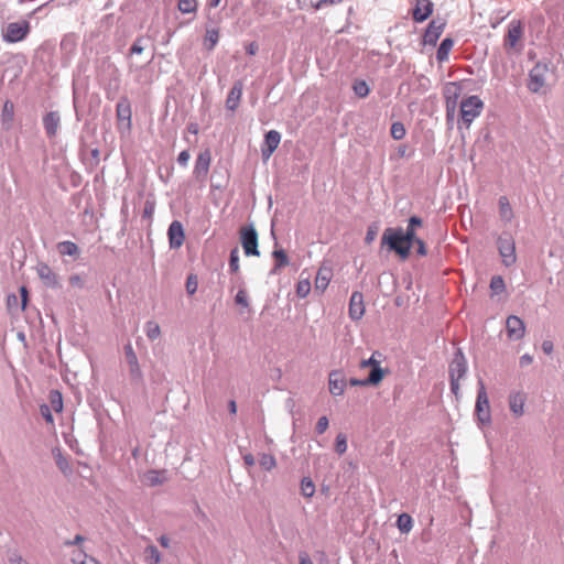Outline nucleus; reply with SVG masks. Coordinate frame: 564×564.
<instances>
[{
	"label": "nucleus",
	"instance_id": "7c9ffc66",
	"mask_svg": "<svg viewBox=\"0 0 564 564\" xmlns=\"http://www.w3.org/2000/svg\"><path fill=\"white\" fill-rule=\"evenodd\" d=\"M57 249L62 256L76 257L79 252L77 245L73 241H62L57 245Z\"/></svg>",
	"mask_w": 564,
	"mask_h": 564
},
{
	"label": "nucleus",
	"instance_id": "09e8293b",
	"mask_svg": "<svg viewBox=\"0 0 564 564\" xmlns=\"http://www.w3.org/2000/svg\"><path fill=\"white\" fill-rule=\"evenodd\" d=\"M377 352H373L369 359H365L360 361V368L371 367L372 369H381L379 360L376 359Z\"/></svg>",
	"mask_w": 564,
	"mask_h": 564
},
{
	"label": "nucleus",
	"instance_id": "c03bdc74",
	"mask_svg": "<svg viewBox=\"0 0 564 564\" xmlns=\"http://www.w3.org/2000/svg\"><path fill=\"white\" fill-rule=\"evenodd\" d=\"M347 437L344 434H338L336 436L335 449L339 455H343L347 451Z\"/></svg>",
	"mask_w": 564,
	"mask_h": 564
},
{
	"label": "nucleus",
	"instance_id": "c9c22d12",
	"mask_svg": "<svg viewBox=\"0 0 564 564\" xmlns=\"http://www.w3.org/2000/svg\"><path fill=\"white\" fill-rule=\"evenodd\" d=\"M145 333L149 339L155 340L161 335L160 325L153 321H150L145 324Z\"/></svg>",
	"mask_w": 564,
	"mask_h": 564
},
{
	"label": "nucleus",
	"instance_id": "b1692460",
	"mask_svg": "<svg viewBox=\"0 0 564 564\" xmlns=\"http://www.w3.org/2000/svg\"><path fill=\"white\" fill-rule=\"evenodd\" d=\"M61 117L58 112L51 111L43 118L45 131L50 138L55 137L59 127Z\"/></svg>",
	"mask_w": 564,
	"mask_h": 564
},
{
	"label": "nucleus",
	"instance_id": "0eeeda50",
	"mask_svg": "<svg viewBox=\"0 0 564 564\" xmlns=\"http://www.w3.org/2000/svg\"><path fill=\"white\" fill-rule=\"evenodd\" d=\"M116 115H117V119H118V128L120 130L123 129L124 131H130L131 124H132L131 123L132 111H131L130 102L127 98H122L117 104Z\"/></svg>",
	"mask_w": 564,
	"mask_h": 564
},
{
	"label": "nucleus",
	"instance_id": "9d476101",
	"mask_svg": "<svg viewBox=\"0 0 564 564\" xmlns=\"http://www.w3.org/2000/svg\"><path fill=\"white\" fill-rule=\"evenodd\" d=\"M35 270L39 278L46 286L52 289H56L59 286L58 275L53 271V269L48 264L41 262L36 265Z\"/></svg>",
	"mask_w": 564,
	"mask_h": 564
},
{
	"label": "nucleus",
	"instance_id": "f8f14e48",
	"mask_svg": "<svg viewBox=\"0 0 564 564\" xmlns=\"http://www.w3.org/2000/svg\"><path fill=\"white\" fill-rule=\"evenodd\" d=\"M523 36V26L521 21L513 20L508 26V32L505 37L506 48H514Z\"/></svg>",
	"mask_w": 564,
	"mask_h": 564
},
{
	"label": "nucleus",
	"instance_id": "ea45409f",
	"mask_svg": "<svg viewBox=\"0 0 564 564\" xmlns=\"http://www.w3.org/2000/svg\"><path fill=\"white\" fill-rule=\"evenodd\" d=\"M50 402H51V405L54 409V411L61 412L63 410V399H62V394L58 391H56V390L51 391Z\"/></svg>",
	"mask_w": 564,
	"mask_h": 564
},
{
	"label": "nucleus",
	"instance_id": "5fc2aeb1",
	"mask_svg": "<svg viewBox=\"0 0 564 564\" xmlns=\"http://www.w3.org/2000/svg\"><path fill=\"white\" fill-rule=\"evenodd\" d=\"M40 411H41L42 416L45 419V421L47 423L53 424L54 419H53V415L51 413L50 406L46 405V404H43V405H41Z\"/></svg>",
	"mask_w": 564,
	"mask_h": 564
},
{
	"label": "nucleus",
	"instance_id": "f257e3e1",
	"mask_svg": "<svg viewBox=\"0 0 564 564\" xmlns=\"http://www.w3.org/2000/svg\"><path fill=\"white\" fill-rule=\"evenodd\" d=\"M383 245L395 251L402 259H406L411 251V242L403 236L402 229L388 228L381 239Z\"/></svg>",
	"mask_w": 564,
	"mask_h": 564
},
{
	"label": "nucleus",
	"instance_id": "cd10ccee",
	"mask_svg": "<svg viewBox=\"0 0 564 564\" xmlns=\"http://www.w3.org/2000/svg\"><path fill=\"white\" fill-rule=\"evenodd\" d=\"M165 480L164 474L158 470H149L143 475V481L148 486H158Z\"/></svg>",
	"mask_w": 564,
	"mask_h": 564
},
{
	"label": "nucleus",
	"instance_id": "7ed1b4c3",
	"mask_svg": "<svg viewBox=\"0 0 564 564\" xmlns=\"http://www.w3.org/2000/svg\"><path fill=\"white\" fill-rule=\"evenodd\" d=\"M475 413L480 424H488L491 421L489 399L482 380L478 381L477 400Z\"/></svg>",
	"mask_w": 564,
	"mask_h": 564
},
{
	"label": "nucleus",
	"instance_id": "2eb2a0df",
	"mask_svg": "<svg viewBox=\"0 0 564 564\" xmlns=\"http://www.w3.org/2000/svg\"><path fill=\"white\" fill-rule=\"evenodd\" d=\"M527 394L523 391H513L508 397L509 408L512 414L520 417L524 414Z\"/></svg>",
	"mask_w": 564,
	"mask_h": 564
},
{
	"label": "nucleus",
	"instance_id": "f3484780",
	"mask_svg": "<svg viewBox=\"0 0 564 564\" xmlns=\"http://www.w3.org/2000/svg\"><path fill=\"white\" fill-rule=\"evenodd\" d=\"M467 371L466 359L460 351L455 354L449 365V378L460 380Z\"/></svg>",
	"mask_w": 564,
	"mask_h": 564
},
{
	"label": "nucleus",
	"instance_id": "774afa93",
	"mask_svg": "<svg viewBox=\"0 0 564 564\" xmlns=\"http://www.w3.org/2000/svg\"><path fill=\"white\" fill-rule=\"evenodd\" d=\"M10 564H29L20 555H14L10 558Z\"/></svg>",
	"mask_w": 564,
	"mask_h": 564
},
{
	"label": "nucleus",
	"instance_id": "4c0bfd02",
	"mask_svg": "<svg viewBox=\"0 0 564 564\" xmlns=\"http://www.w3.org/2000/svg\"><path fill=\"white\" fill-rule=\"evenodd\" d=\"M301 492L304 497L311 498L315 494V485L311 478H303L301 481Z\"/></svg>",
	"mask_w": 564,
	"mask_h": 564
},
{
	"label": "nucleus",
	"instance_id": "39448f33",
	"mask_svg": "<svg viewBox=\"0 0 564 564\" xmlns=\"http://www.w3.org/2000/svg\"><path fill=\"white\" fill-rule=\"evenodd\" d=\"M212 164V152L209 149L200 151L195 160L193 175L199 183H205Z\"/></svg>",
	"mask_w": 564,
	"mask_h": 564
},
{
	"label": "nucleus",
	"instance_id": "37998d69",
	"mask_svg": "<svg viewBox=\"0 0 564 564\" xmlns=\"http://www.w3.org/2000/svg\"><path fill=\"white\" fill-rule=\"evenodd\" d=\"M405 135L404 124L401 122H393L391 126V137L394 140H401Z\"/></svg>",
	"mask_w": 564,
	"mask_h": 564
},
{
	"label": "nucleus",
	"instance_id": "58836bf2",
	"mask_svg": "<svg viewBox=\"0 0 564 564\" xmlns=\"http://www.w3.org/2000/svg\"><path fill=\"white\" fill-rule=\"evenodd\" d=\"M259 464L264 470H272L276 466L274 456L270 454H262L259 458Z\"/></svg>",
	"mask_w": 564,
	"mask_h": 564
},
{
	"label": "nucleus",
	"instance_id": "680f3d73",
	"mask_svg": "<svg viewBox=\"0 0 564 564\" xmlns=\"http://www.w3.org/2000/svg\"><path fill=\"white\" fill-rule=\"evenodd\" d=\"M259 50V46L256 42H250L249 44L246 45V52L247 54L253 56L257 54Z\"/></svg>",
	"mask_w": 564,
	"mask_h": 564
},
{
	"label": "nucleus",
	"instance_id": "412c9836",
	"mask_svg": "<svg viewBox=\"0 0 564 564\" xmlns=\"http://www.w3.org/2000/svg\"><path fill=\"white\" fill-rule=\"evenodd\" d=\"M242 83L241 82H236L234 84V86L231 87L228 96H227V99H226V107L229 109V110H236L240 104V100H241V96H242Z\"/></svg>",
	"mask_w": 564,
	"mask_h": 564
},
{
	"label": "nucleus",
	"instance_id": "3c124183",
	"mask_svg": "<svg viewBox=\"0 0 564 564\" xmlns=\"http://www.w3.org/2000/svg\"><path fill=\"white\" fill-rule=\"evenodd\" d=\"M198 282L197 278L193 274L187 276L186 291L189 295H193L197 291Z\"/></svg>",
	"mask_w": 564,
	"mask_h": 564
},
{
	"label": "nucleus",
	"instance_id": "a19ab883",
	"mask_svg": "<svg viewBox=\"0 0 564 564\" xmlns=\"http://www.w3.org/2000/svg\"><path fill=\"white\" fill-rule=\"evenodd\" d=\"M14 117V105L12 101L7 100L2 108V120L3 122H11Z\"/></svg>",
	"mask_w": 564,
	"mask_h": 564
},
{
	"label": "nucleus",
	"instance_id": "e2e57ef3",
	"mask_svg": "<svg viewBox=\"0 0 564 564\" xmlns=\"http://www.w3.org/2000/svg\"><path fill=\"white\" fill-rule=\"evenodd\" d=\"M533 361V357L530 356L529 354H525L523 355L521 358H520V366L521 367H525V366H529L531 365Z\"/></svg>",
	"mask_w": 564,
	"mask_h": 564
},
{
	"label": "nucleus",
	"instance_id": "4468645a",
	"mask_svg": "<svg viewBox=\"0 0 564 564\" xmlns=\"http://www.w3.org/2000/svg\"><path fill=\"white\" fill-rule=\"evenodd\" d=\"M445 28V23L441 20H432L423 35L424 44L435 45Z\"/></svg>",
	"mask_w": 564,
	"mask_h": 564
},
{
	"label": "nucleus",
	"instance_id": "a878e982",
	"mask_svg": "<svg viewBox=\"0 0 564 564\" xmlns=\"http://www.w3.org/2000/svg\"><path fill=\"white\" fill-rule=\"evenodd\" d=\"M124 350H126V358L130 366L131 373L135 375L137 377H140L141 370H140L137 355H135L132 346L131 345L126 346Z\"/></svg>",
	"mask_w": 564,
	"mask_h": 564
},
{
	"label": "nucleus",
	"instance_id": "bf43d9fd",
	"mask_svg": "<svg viewBox=\"0 0 564 564\" xmlns=\"http://www.w3.org/2000/svg\"><path fill=\"white\" fill-rule=\"evenodd\" d=\"M403 236L405 237V239H408L411 242V245L413 242H415V240L417 239L415 237V229L413 227H410L409 225H408L406 231L403 234Z\"/></svg>",
	"mask_w": 564,
	"mask_h": 564
},
{
	"label": "nucleus",
	"instance_id": "20e7f679",
	"mask_svg": "<svg viewBox=\"0 0 564 564\" xmlns=\"http://www.w3.org/2000/svg\"><path fill=\"white\" fill-rule=\"evenodd\" d=\"M240 242L246 256L259 257L258 234L252 226H245L240 228Z\"/></svg>",
	"mask_w": 564,
	"mask_h": 564
},
{
	"label": "nucleus",
	"instance_id": "6e6d98bb",
	"mask_svg": "<svg viewBox=\"0 0 564 564\" xmlns=\"http://www.w3.org/2000/svg\"><path fill=\"white\" fill-rule=\"evenodd\" d=\"M191 159V154L187 150L182 151L177 156V162L182 166H186L188 164V161Z\"/></svg>",
	"mask_w": 564,
	"mask_h": 564
},
{
	"label": "nucleus",
	"instance_id": "6e6552de",
	"mask_svg": "<svg viewBox=\"0 0 564 564\" xmlns=\"http://www.w3.org/2000/svg\"><path fill=\"white\" fill-rule=\"evenodd\" d=\"M498 248L506 265H512L516 260V245L511 237H501L498 240Z\"/></svg>",
	"mask_w": 564,
	"mask_h": 564
},
{
	"label": "nucleus",
	"instance_id": "aec40b11",
	"mask_svg": "<svg viewBox=\"0 0 564 564\" xmlns=\"http://www.w3.org/2000/svg\"><path fill=\"white\" fill-rule=\"evenodd\" d=\"M328 386L333 395H341L346 387L345 376L340 371L330 372Z\"/></svg>",
	"mask_w": 564,
	"mask_h": 564
},
{
	"label": "nucleus",
	"instance_id": "72a5a7b5",
	"mask_svg": "<svg viewBox=\"0 0 564 564\" xmlns=\"http://www.w3.org/2000/svg\"><path fill=\"white\" fill-rule=\"evenodd\" d=\"M352 90L359 98H366L370 93V88L367 82L364 79L355 80L352 85Z\"/></svg>",
	"mask_w": 564,
	"mask_h": 564
},
{
	"label": "nucleus",
	"instance_id": "338daca9",
	"mask_svg": "<svg viewBox=\"0 0 564 564\" xmlns=\"http://www.w3.org/2000/svg\"><path fill=\"white\" fill-rule=\"evenodd\" d=\"M300 564H313L312 560L310 558L308 554L305 552L300 553Z\"/></svg>",
	"mask_w": 564,
	"mask_h": 564
},
{
	"label": "nucleus",
	"instance_id": "c756f323",
	"mask_svg": "<svg viewBox=\"0 0 564 564\" xmlns=\"http://www.w3.org/2000/svg\"><path fill=\"white\" fill-rule=\"evenodd\" d=\"M460 95V86L456 83H448L444 89V96L446 101L457 104V99Z\"/></svg>",
	"mask_w": 564,
	"mask_h": 564
},
{
	"label": "nucleus",
	"instance_id": "423d86ee",
	"mask_svg": "<svg viewBox=\"0 0 564 564\" xmlns=\"http://www.w3.org/2000/svg\"><path fill=\"white\" fill-rule=\"evenodd\" d=\"M30 25L26 21L9 23L3 32V39L8 43L22 41L29 33Z\"/></svg>",
	"mask_w": 564,
	"mask_h": 564
},
{
	"label": "nucleus",
	"instance_id": "6ab92c4d",
	"mask_svg": "<svg viewBox=\"0 0 564 564\" xmlns=\"http://www.w3.org/2000/svg\"><path fill=\"white\" fill-rule=\"evenodd\" d=\"M433 12V3L430 0H416L413 9V20L415 22L425 21Z\"/></svg>",
	"mask_w": 564,
	"mask_h": 564
},
{
	"label": "nucleus",
	"instance_id": "bb28decb",
	"mask_svg": "<svg viewBox=\"0 0 564 564\" xmlns=\"http://www.w3.org/2000/svg\"><path fill=\"white\" fill-rule=\"evenodd\" d=\"M499 215L503 221H511L513 218V210L509 203V199L506 196H501L499 198Z\"/></svg>",
	"mask_w": 564,
	"mask_h": 564
},
{
	"label": "nucleus",
	"instance_id": "79ce46f5",
	"mask_svg": "<svg viewBox=\"0 0 564 564\" xmlns=\"http://www.w3.org/2000/svg\"><path fill=\"white\" fill-rule=\"evenodd\" d=\"M505 281L500 275H495L490 280V289L494 294H500L505 291Z\"/></svg>",
	"mask_w": 564,
	"mask_h": 564
},
{
	"label": "nucleus",
	"instance_id": "f03ea898",
	"mask_svg": "<svg viewBox=\"0 0 564 564\" xmlns=\"http://www.w3.org/2000/svg\"><path fill=\"white\" fill-rule=\"evenodd\" d=\"M484 109V102L478 96H469L462 100L459 115L465 128H469L473 121L480 116Z\"/></svg>",
	"mask_w": 564,
	"mask_h": 564
},
{
	"label": "nucleus",
	"instance_id": "a211bd4d",
	"mask_svg": "<svg viewBox=\"0 0 564 564\" xmlns=\"http://www.w3.org/2000/svg\"><path fill=\"white\" fill-rule=\"evenodd\" d=\"M169 240L171 248H180L185 239L183 226L180 221L174 220L169 227Z\"/></svg>",
	"mask_w": 564,
	"mask_h": 564
},
{
	"label": "nucleus",
	"instance_id": "f704fd0d",
	"mask_svg": "<svg viewBox=\"0 0 564 564\" xmlns=\"http://www.w3.org/2000/svg\"><path fill=\"white\" fill-rule=\"evenodd\" d=\"M311 292V281L310 278L300 279L296 284V294L299 297L304 299Z\"/></svg>",
	"mask_w": 564,
	"mask_h": 564
},
{
	"label": "nucleus",
	"instance_id": "8fccbe9b",
	"mask_svg": "<svg viewBox=\"0 0 564 564\" xmlns=\"http://www.w3.org/2000/svg\"><path fill=\"white\" fill-rule=\"evenodd\" d=\"M56 465L65 475L72 471L68 460L61 454L56 456Z\"/></svg>",
	"mask_w": 564,
	"mask_h": 564
},
{
	"label": "nucleus",
	"instance_id": "c85d7f7f",
	"mask_svg": "<svg viewBox=\"0 0 564 564\" xmlns=\"http://www.w3.org/2000/svg\"><path fill=\"white\" fill-rule=\"evenodd\" d=\"M219 41V31L217 29H207L205 39H204V46L207 51H213L215 46L217 45Z\"/></svg>",
	"mask_w": 564,
	"mask_h": 564
},
{
	"label": "nucleus",
	"instance_id": "4d7b16f0",
	"mask_svg": "<svg viewBox=\"0 0 564 564\" xmlns=\"http://www.w3.org/2000/svg\"><path fill=\"white\" fill-rule=\"evenodd\" d=\"M68 282L72 286L83 288L84 281L79 274H73L69 276Z\"/></svg>",
	"mask_w": 564,
	"mask_h": 564
},
{
	"label": "nucleus",
	"instance_id": "9b49d317",
	"mask_svg": "<svg viewBox=\"0 0 564 564\" xmlns=\"http://www.w3.org/2000/svg\"><path fill=\"white\" fill-rule=\"evenodd\" d=\"M506 330L509 339L519 340L525 334V326L520 317L511 315L507 318Z\"/></svg>",
	"mask_w": 564,
	"mask_h": 564
},
{
	"label": "nucleus",
	"instance_id": "49530a36",
	"mask_svg": "<svg viewBox=\"0 0 564 564\" xmlns=\"http://www.w3.org/2000/svg\"><path fill=\"white\" fill-rule=\"evenodd\" d=\"M273 257L276 260V267L281 268L289 264V259L284 250H274Z\"/></svg>",
	"mask_w": 564,
	"mask_h": 564
},
{
	"label": "nucleus",
	"instance_id": "4be33fe9",
	"mask_svg": "<svg viewBox=\"0 0 564 564\" xmlns=\"http://www.w3.org/2000/svg\"><path fill=\"white\" fill-rule=\"evenodd\" d=\"M383 377H384V372L382 369H372L367 379H364V380L350 379L349 384L352 387H358V386L365 387V386H370V384L376 386L379 382H381Z\"/></svg>",
	"mask_w": 564,
	"mask_h": 564
},
{
	"label": "nucleus",
	"instance_id": "5701e85b",
	"mask_svg": "<svg viewBox=\"0 0 564 564\" xmlns=\"http://www.w3.org/2000/svg\"><path fill=\"white\" fill-rule=\"evenodd\" d=\"M332 276L333 272L330 268L321 267L315 278V290L323 293L327 289Z\"/></svg>",
	"mask_w": 564,
	"mask_h": 564
},
{
	"label": "nucleus",
	"instance_id": "1a4fd4ad",
	"mask_svg": "<svg viewBox=\"0 0 564 564\" xmlns=\"http://www.w3.org/2000/svg\"><path fill=\"white\" fill-rule=\"evenodd\" d=\"M546 67L535 65L529 74L528 88L531 93H539L545 85Z\"/></svg>",
	"mask_w": 564,
	"mask_h": 564
},
{
	"label": "nucleus",
	"instance_id": "13d9d810",
	"mask_svg": "<svg viewBox=\"0 0 564 564\" xmlns=\"http://www.w3.org/2000/svg\"><path fill=\"white\" fill-rule=\"evenodd\" d=\"M455 110H456V104L446 101V118H447V120H451L454 118Z\"/></svg>",
	"mask_w": 564,
	"mask_h": 564
},
{
	"label": "nucleus",
	"instance_id": "864d4df0",
	"mask_svg": "<svg viewBox=\"0 0 564 564\" xmlns=\"http://www.w3.org/2000/svg\"><path fill=\"white\" fill-rule=\"evenodd\" d=\"M328 419L326 416H322L318 419L315 430L318 434H323L328 429Z\"/></svg>",
	"mask_w": 564,
	"mask_h": 564
},
{
	"label": "nucleus",
	"instance_id": "052dcab7",
	"mask_svg": "<svg viewBox=\"0 0 564 564\" xmlns=\"http://www.w3.org/2000/svg\"><path fill=\"white\" fill-rule=\"evenodd\" d=\"M21 293V310L24 311L28 304V289L25 286L20 288Z\"/></svg>",
	"mask_w": 564,
	"mask_h": 564
},
{
	"label": "nucleus",
	"instance_id": "0e129e2a",
	"mask_svg": "<svg viewBox=\"0 0 564 564\" xmlns=\"http://www.w3.org/2000/svg\"><path fill=\"white\" fill-rule=\"evenodd\" d=\"M409 226L410 227H413L414 229L416 227H421L422 226V219L416 217V216H412L410 219H409Z\"/></svg>",
	"mask_w": 564,
	"mask_h": 564
},
{
	"label": "nucleus",
	"instance_id": "dca6fc26",
	"mask_svg": "<svg viewBox=\"0 0 564 564\" xmlns=\"http://www.w3.org/2000/svg\"><path fill=\"white\" fill-rule=\"evenodd\" d=\"M349 317L359 321L365 314L364 295L360 292H354L349 301Z\"/></svg>",
	"mask_w": 564,
	"mask_h": 564
},
{
	"label": "nucleus",
	"instance_id": "2f4dec72",
	"mask_svg": "<svg viewBox=\"0 0 564 564\" xmlns=\"http://www.w3.org/2000/svg\"><path fill=\"white\" fill-rule=\"evenodd\" d=\"M144 560L148 564H159L161 562V553L154 545H149L144 550Z\"/></svg>",
	"mask_w": 564,
	"mask_h": 564
},
{
	"label": "nucleus",
	"instance_id": "603ef678",
	"mask_svg": "<svg viewBox=\"0 0 564 564\" xmlns=\"http://www.w3.org/2000/svg\"><path fill=\"white\" fill-rule=\"evenodd\" d=\"M73 561L77 564H99L95 558L82 553L78 554V557H74Z\"/></svg>",
	"mask_w": 564,
	"mask_h": 564
},
{
	"label": "nucleus",
	"instance_id": "de8ad7c7",
	"mask_svg": "<svg viewBox=\"0 0 564 564\" xmlns=\"http://www.w3.org/2000/svg\"><path fill=\"white\" fill-rule=\"evenodd\" d=\"M235 302L237 305H240L242 307H249V300H248L247 291L243 289L239 290L235 296Z\"/></svg>",
	"mask_w": 564,
	"mask_h": 564
},
{
	"label": "nucleus",
	"instance_id": "a18cd8bd",
	"mask_svg": "<svg viewBox=\"0 0 564 564\" xmlns=\"http://www.w3.org/2000/svg\"><path fill=\"white\" fill-rule=\"evenodd\" d=\"M229 268L232 273H237L239 271V251L237 248L232 249L230 252Z\"/></svg>",
	"mask_w": 564,
	"mask_h": 564
},
{
	"label": "nucleus",
	"instance_id": "e433bc0d",
	"mask_svg": "<svg viewBox=\"0 0 564 564\" xmlns=\"http://www.w3.org/2000/svg\"><path fill=\"white\" fill-rule=\"evenodd\" d=\"M197 0H178V10L182 13H194L197 10Z\"/></svg>",
	"mask_w": 564,
	"mask_h": 564
},
{
	"label": "nucleus",
	"instance_id": "ddd939ff",
	"mask_svg": "<svg viewBox=\"0 0 564 564\" xmlns=\"http://www.w3.org/2000/svg\"><path fill=\"white\" fill-rule=\"evenodd\" d=\"M281 142V134L276 130H270L264 135V145L261 149L262 159L269 160Z\"/></svg>",
	"mask_w": 564,
	"mask_h": 564
},
{
	"label": "nucleus",
	"instance_id": "473e14b6",
	"mask_svg": "<svg viewBox=\"0 0 564 564\" xmlns=\"http://www.w3.org/2000/svg\"><path fill=\"white\" fill-rule=\"evenodd\" d=\"M397 525L401 532L409 533L413 527V521H412L411 516H409L408 513L400 514L397 520Z\"/></svg>",
	"mask_w": 564,
	"mask_h": 564
},
{
	"label": "nucleus",
	"instance_id": "393cba45",
	"mask_svg": "<svg viewBox=\"0 0 564 564\" xmlns=\"http://www.w3.org/2000/svg\"><path fill=\"white\" fill-rule=\"evenodd\" d=\"M454 46V41L449 37L444 39L436 52V59L440 63H443L448 59L449 52L452 51Z\"/></svg>",
	"mask_w": 564,
	"mask_h": 564
},
{
	"label": "nucleus",
	"instance_id": "69168bd1",
	"mask_svg": "<svg viewBox=\"0 0 564 564\" xmlns=\"http://www.w3.org/2000/svg\"><path fill=\"white\" fill-rule=\"evenodd\" d=\"M415 243L417 245V253L421 254V256H425L426 254V248H425L424 241L421 240V239H416Z\"/></svg>",
	"mask_w": 564,
	"mask_h": 564
}]
</instances>
